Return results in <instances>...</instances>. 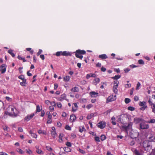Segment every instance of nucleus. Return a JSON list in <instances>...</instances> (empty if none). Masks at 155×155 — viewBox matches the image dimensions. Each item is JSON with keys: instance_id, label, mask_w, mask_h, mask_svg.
Wrapping results in <instances>:
<instances>
[{"instance_id": "33", "label": "nucleus", "mask_w": 155, "mask_h": 155, "mask_svg": "<svg viewBox=\"0 0 155 155\" xmlns=\"http://www.w3.org/2000/svg\"><path fill=\"white\" fill-rule=\"evenodd\" d=\"M23 81L22 82H21L20 83V84L22 86H25L26 83V80H24V81Z\"/></svg>"}, {"instance_id": "38", "label": "nucleus", "mask_w": 155, "mask_h": 155, "mask_svg": "<svg viewBox=\"0 0 155 155\" xmlns=\"http://www.w3.org/2000/svg\"><path fill=\"white\" fill-rule=\"evenodd\" d=\"M127 109L129 110L132 111L134 110L135 108H134V107H133L129 106L127 107Z\"/></svg>"}, {"instance_id": "25", "label": "nucleus", "mask_w": 155, "mask_h": 155, "mask_svg": "<svg viewBox=\"0 0 155 155\" xmlns=\"http://www.w3.org/2000/svg\"><path fill=\"white\" fill-rule=\"evenodd\" d=\"M118 87L116 86H113V91L114 93L115 94H117V93L118 90L117 89Z\"/></svg>"}, {"instance_id": "52", "label": "nucleus", "mask_w": 155, "mask_h": 155, "mask_svg": "<svg viewBox=\"0 0 155 155\" xmlns=\"http://www.w3.org/2000/svg\"><path fill=\"white\" fill-rule=\"evenodd\" d=\"M79 151L81 153L83 154H84L85 153V151L81 149H79Z\"/></svg>"}, {"instance_id": "4", "label": "nucleus", "mask_w": 155, "mask_h": 155, "mask_svg": "<svg viewBox=\"0 0 155 155\" xmlns=\"http://www.w3.org/2000/svg\"><path fill=\"white\" fill-rule=\"evenodd\" d=\"M145 120H143V121L141 122L140 124V129H148L149 127L148 124L147 123Z\"/></svg>"}, {"instance_id": "16", "label": "nucleus", "mask_w": 155, "mask_h": 155, "mask_svg": "<svg viewBox=\"0 0 155 155\" xmlns=\"http://www.w3.org/2000/svg\"><path fill=\"white\" fill-rule=\"evenodd\" d=\"M132 124L131 123H129L127 126H124L123 128H124L126 130H127L129 129H130L132 127Z\"/></svg>"}, {"instance_id": "44", "label": "nucleus", "mask_w": 155, "mask_h": 155, "mask_svg": "<svg viewBox=\"0 0 155 155\" xmlns=\"http://www.w3.org/2000/svg\"><path fill=\"white\" fill-rule=\"evenodd\" d=\"M155 122V119H152L147 122V123H153Z\"/></svg>"}, {"instance_id": "2", "label": "nucleus", "mask_w": 155, "mask_h": 155, "mask_svg": "<svg viewBox=\"0 0 155 155\" xmlns=\"http://www.w3.org/2000/svg\"><path fill=\"white\" fill-rule=\"evenodd\" d=\"M75 56L81 59H82L83 56L82 54H84L86 53V51L84 50H80V49L77 50L74 52Z\"/></svg>"}, {"instance_id": "32", "label": "nucleus", "mask_w": 155, "mask_h": 155, "mask_svg": "<svg viewBox=\"0 0 155 155\" xmlns=\"http://www.w3.org/2000/svg\"><path fill=\"white\" fill-rule=\"evenodd\" d=\"M61 98L63 99V100L66 99V95L65 94H63L61 95Z\"/></svg>"}, {"instance_id": "60", "label": "nucleus", "mask_w": 155, "mask_h": 155, "mask_svg": "<svg viewBox=\"0 0 155 155\" xmlns=\"http://www.w3.org/2000/svg\"><path fill=\"white\" fill-rule=\"evenodd\" d=\"M49 109L51 111H53L54 110V107L53 106H50L49 107Z\"/></svg>"}, {"instance_id": "26", "label": "nucleus", "mask_w": 155, "mask_h": 155, "mask_svg": "<svg viewBox=\"0 0 155 155\" xmlns=\"http://www.w3.org/2000/svg\"><path fill=\"white\" fill-rule=\"evenodd\" d=\"M115 118L114 116L113 117L111 118V120H112L111 123L113 125H116V124L115 122Z\"/></svg>"}, {"instance_id": "21", "label": "nucleus", "mask_w": 155, "mask_h": 155, "mask_svg": "<svg viewBox=\"0 0 155 155\" xmlns=\"http://www.w3.org/2000/svg\"><path fill=\"white\" fill-rule=\"evenodd\" d=\"M51 134L52 137L54 138L57 135V133L56 131H51Z\"/></svg>"}, {"instance_id": "6", "label": "nucleus", "mask_w": 155, "mask_h": 155, "mask_svg": "<svg viewBox=\"0 0 155 155\" xmlns=\"http://www.w3.org/2000/svg\"><path fill=\"white\" fill-rule=\"evenodd\" d=\"M139 104L140 106L142 107L140 108L141 110H144L147 107V106L146 105V102L144 101L140 102L139 103Z\"/></svg>"}, {"instance_id": "57", "label": "nucleus", "mask_w": 155, "mask_h": 155, "mask_svg": "<svg viewBox=\"0 0 155 155\" xmlns=\"http://www.w3.org/2000/svg\"><path fill=\"white\" fill-rule=\"evenodd\" d=\"M42 52V50L41 49H39V51L37 54V56H39Z\"/></svg>"}, {"instance_id": "23", "label": "nucleus", "mask_w": 155, "mask_h": 155, "mask_svg": "<svg viewBox=\"0 0 155 155\" xmlns=\"http://www.w3.org/2000/svg\"><path fill=\"white\" fill-rule=\"evenodd\" d=\"M29 133L31 134V136L33 138H36L37 137V135L33 133L32 131L31 130H30L29 131Z\"/></svg>"}, {"instance_id": "7", "label": "nucleus", "mask_w": 155, "mask_h": 155, "mask_svg": "<svg viewBox=\"0 0 155 155\" xmlns=\"http://www.w3.org/2000/svg\"><path fill=\"white\" fill-rule=\"evenodd\" d=\"M106 126V123L104 121H101L97 124V126L101 129L104 128Z\"/></svg>"}, {"instance_id": "10", "label": "nucleus", "mask_w": 155, "mask_h": 155, "mask_svg": "<svg viewBox=\"0 0 155 155\" xmlns=\"http://www.w3.org/2000/svg\"><path fill=\"white\" fill-rule=\"evenodd\" d=\"M6 66L5 64H2L0 67V68L1 69V73L3 74L5 73L6 71Z\"/></svg>"}, {"instance_id": "47", "label": "nucleus", "mask_w": 155, "mask_h": 155, "mask_svg": "<svg viewBox=\"0 0 155 155\" xmlns=\"http://www.w3.org/2000/svg\"><path fill=\"white\" fill-rule=\"evenodd\" d=\"M95 140L98 142H100V138L98 137H95L94 138Z\"/></svg>"}, {"instance_id": "49", "label": "nucleus", "mask_w": 155, "mask_h": 155, "mask_svg": "<svg viewBox=\"0 0 155 155\" xmlns=\"http://www.w3.org/2000/svg\"><path fill=\"white\" fill-rule=\"evenodd\" d=\"M45 114V111L44 110H41V116L43 117Z\"/></svg>"}, {"instance_id": "31", "label": "nucleus", "mask_w": 155, "mask_h": 155, "mask_svg": "<svg viewBox=\"0 0 155 155\" xmlns=\"http://www.w3.org/2000/svg\"><path fill=\"white\" fill-rule=\"evenodd\" d=\"M134 153L135 155H142L136 149L134 150Z\"/></svg>"}, {"instance_id": "12", "label": "nucleus", "mask_w": 155, "mask_h": 155, "mask_svg": "<svg viewBox=\"0 0 155 155\" xmlns=\"http://www.w3.org/2000/svg\"><path fill=\"white\" fill-rule=\"evenodd\" d=\"M91 97H96L98 96V93L94 91H91L89 93Z\"/></svg>"}, {"instance_id": "27", "label": "nucleus", "mask_w": 155, "mask_h": 155, "mask_svg": "<svg viewBox=\"0 0 155 155\" xmlns=\"http://www.w3.org/2000/svg\"><path fill=\"white\" fill-rule=\"evenodd\" d=\"M70 78L69 76H66L63 78L64 80L65 81H68L69 80Z\"/></svg>"}, {"instance_id": "17", "label": "nucleus", "mask_w": 155, "mask_h": 155, "mask_svg": "<svg viewBox=\"0 0 155 155\" xmlns=\"http://www.w3.org/2000/svg\"><path fill=\"white\" fill-rule=\"evenodd\" d=\"M86 130L84 126L79 127V131L81 133H82L83 132L85 131Z\"/></svg>"}, {"instance_id": "55", "label": "nucleus", "mask_w": 155, "mask_h": 155, "mask_svg": "<svg viewBox=\"0 0 155 155\" xmlns=\"http://www.w3.org/2000/svg\"><path fill=\"white\" fill-rule=\"evenodd\" d=\"M54 90H56L58 87V84H57L55 83L54 84Z\"/></svg>"}, {"instance_id": "40", "label": "nucleus", "mask_w": 155, "mask_h": 155, "mask_svg": "<svg viewBox=\"0 0 155 155\" xmlns=\"http://www.w3.org/2000/svg\"><path fill=\"white\" fill-rule=\"evenodd\" d=\"M138 62L139 64H144V62L142 59H140L138 61Z\"/></svg>"}, {"instance_id": "35", "label": "nucleus", "mask_w": 155, "mask_h": 155, "mask_svg": "<svg viewBox=\"0 0 155 155\" xmlns=\"http://www.w3.org/2000/svg\"><path fill=\"white\" fill-rule=\"evenodd\" d=\"M26 152L29 155L31 154L32 153V151L29 149H26Z\"/></svg>"}, {"instance_id": "8", "label": "nucleus", "mask_w": 155, "mask_h": 155, "mask_svg": "<svg viewBox=\"0 0 155 155\" xmlns=\"http://www.w3.org/2000/svg\"><path fill=\"white\" fill-rule=\"evenodd\" d=\"M34 116L35 114L34 113H32L30 115L28 114L25 117L24 120L25 121H28L32 119Z\"/></svg>"}, {"instance_id": "37", "label": "nucleus", "mask_w": 155, "mask_h": 155, "mask_svg": "<svg viewBox=\"0 0 155 155\" xmlns=\"http://www.w3.org/2000/svg\"><path fill=\"white\" fill-rule=\"evenodd\" d=\"M151 107L152 111L153 112L155 113V103L153 104V105Z\"/></svg>"}, {"instance_id": "58", "label": "nucleus", "mask_w": 155, "mask_h": 155, "mask_svg": "<svg viewBox=\"0 0 155 155\" xmlns=\"http://www.w3.org/2000/svg\"><path fill=\"white\" fill-rule=\"evenodd\" d=\"M140 85V84L139 82H138L137 85L136 89L138 90L139 89V87Z\"/></svg>"}, {"instance_id": "36", "label": "nucleus", "mask_w": 155, "mask_h": 155, "mask_svg": "<svg viewBox=\"0 0 155 155\" xmlns=\"http://www.w3.org/2000/svg\"><path fill=\"white\" fill-rule=\"evenodd\" d=\"M119 84V81L117 80H115L114 82V86L118 87Z\"/></svg>"}, {"instance_id": "28", "label": "nucleus", "mask_w": 155, "mask_h": 155, "mask_svg": "<svg viewBox=\"0 0 155 155\" xmlns=\"http://www.w3.org/2000/svg\"><path fill=\"white\" fill-rule=\"evenodd\" d=\"M120 75H116L114 77H112V78L117 80V79L120 78Z\"/></svg>"}, {"instance_id": "53", "label": "nucleus", "mask_w": 155, "mask_h": 155, "mask_svg": "<svg viewBox=\"0 0 155 155\" xmlns=\"http://www.w3.org/2000/svg\"><path fill=\"white\" fill-rule=\"evenodd\" d=\"M139 99V97L137 96H134V100L135 101H138Z\"/></svg>"}, {"instance_id": "20", "label": "nucleus", "mask_w": 155, "mask_h": 155, "mask_svg": "<svg viewBox=\"0 0 155 155\" xmlns=\"http://www.w3.org/2000/svg\"><path fill=\"white\" fill-rule=\"evenodd\" d=\"M79 91V89L77 87H74L72 88L71 90V91L73 92H78Z\"/></svg>"}, {"instance_id": "48", "label": "nucleus", "mask_w": 155, "mask_h": 155, "mask_svg": "<svg viewBox=\"0 0 155 155\" xmlns=\"http://www.w3.org/2000/svg\"><path fill=\"white\" fill-rule=\"evenodd\" d=\"M57 105L58 107L59 108H61L62 107V104L60 102L57 103Z\"/></svg>"}, {"instance_id": "54", "label": "nucleus", "mask_w": 155, "mask_h": 155, "mask_svg": "<svg viewBox=\"0 0 155 155\" xmlns=\"http://www.w3.org/2000/svg\"><path fill=\"white\" fill-rule=\"evenodd\" d=\"M124 70L125 73H127L130 70V69L129 68H126L124 69Z\"/></svg>"}, {"instance_id": "29", "label": "nucleus", "mask_w": 155, "mask_h": 155, "mask_svg": "<svg viewBox=\"0 0 155 155\" xmlns=\"http://www.w3.org/2000/svg\"><path fill=\"white\" fill-rule=\"evenodd\" d=\"M94 116V114L93 113H91L89 115H88L87 117V120H89L91 119L92 117H93Z\"/></svg>"}, {"instance_id": "45", "label": "nucleus", "mask_w": 155, "mask_h": 155, "mask_svg": "<svg viewBox=\"0 0 155 155\" xmlns=\"http://www.w3.org/2000/svg\"><path fill=\"white\" fill-rule=\"evenodd\" d=\"M65 144L68 147H71V143L67 141L66 142Z\"/></svg>"}, {"instance_id": "59", "label": "nucleus", "mask_w": 155, "mask_h": 155, "mask_svg": "<svg viewBox=\"0 0 155 155\" xmlns=\"http://www.w3.org/2000/svg\"><path fill=\"white\" fill-rule=\"evenodd\" d=\"M71 136L74 139L76 137V135L74 133H72L71 134Z\"/></svg>"}, {"instance_id": "3", "label": "nucleus", "mask_w": 155, "mask_h": 155, "mask_svg": "<svg viewBox=\"0 0 155 155\" xmlns=\"http://www.w3.org/2000/svg\"><path fill=\"white\" fill-rule=\"evenodd\" d=\"M72 54L69 52H67L66 51H57V52H56L55 55L57 56H59L61 55L62 56H71Z\"/></svg>"}, {"instance_id": "15", "label": "nucleus", "mask_w": 155, "mask_h": 155, "mask_svg": "<svg viewBox=\"0 0 155 155\" xmlns=\"http://www.w3.org/2000/svg\"><path fill=\"white\" fill-rule=\"evenodd\" d=\"M99 58L102 60H104L107 58L108 57L105 54H102L100 55L99 56Z\"/></svg>"}, {"instance_id": "63", "label": "nucleus", "mask_w": 155, "mask_h": 155, "mask_svg": "<svg viewBox=\"0 0 155 155\" xmlns=\"http://www.w3.org/2000/svg\"><path fill=\"white\" fill-rule=\"evenodd\" d=\"M106 68L103 67H102L101 68V70L103 72H105L106 71Z\"/></svg>"}, {"instance_id": "14", "label": "nucleus", "mask_w": 155, "mask_h": 155, "mask_svg": "<svg viewBox=\"0 0 155 155\" xmlns=\"http://www.w3.org/2000/svg\"><path fill=\"white\" fill-rule=\"evenodd\" d=\"M100 81V79L99 78H95L93 81V84L94 85H96Z\"/></svg>"}, {"instance_id": "51", "label": "nucleus", "mask_w": 155, "mask_h": 155, "mask_svg": "<svg viewBox=\"0 0 155 155\" xmlns=\"http://www.w3.org/2000/svg\"><path fill=\"white\" fill-rule=\"evenodd\" d=\"M92 106H93L91 104H88V105H87V106L86 108L87 109H89L91 108Z\"/></svg>"}, {"instance_id": "46", "label": "nucleus", "mask_w": 155, "mask_h": 155, "mask_svg": "<svg viewBox=\"0 0 155 155\" xmlns=\"http://www.w3.org/2000/svg\"><path fill=\"white\" fill-rule=\"evenodd\" d=\"M65 128L66 130H71V128L70 126L68 125H67L65 127Z\"/></svg>"}, {"instance_id": "39", "label": "nucleus", "mask_w": 155, "mask_h": 155, "mask_svg": "<svg viewBox=\"0 0 155 155\" xmlns=\"http://www.w3.org/2000/svg\"><path fill=\"white\" fill-rule=\"evenodd\" d=\"M18 78L19 79L22 80V81H24V80H26L25 79V77L23 75L19 76L18 77Z\"/></svg>"}, {"instance_id": "30", "label": "nucleus", "mask_w": 155, "mask_h": 155, "mask_svg": "<svg viewBox=\"0 0 155 155\" xmlns=\"http://www.w3.org/2000/svg\"><path fill=\"white\" fill-rule=\"evenodd\" d=\"M113 101L112 98L110 96H109L107 98L106 103H108L109 102L112 101Z\"/></svg>"}, {"instance_id": "1", "label": "nucleus", "mask_w": 155, "mask_h": 155, "mask_svg": "<svg viewBox=\"0 0 155 155\" xmlns=\"http://www.w3.org/2000/svg\"><path fill=\"white\" fill-rule=\"evenodd\" d=\"M143 146L145 150L149 152L151 149V143L148 141H144L143 143Z\"/></svg>"}, {"instance_id": "50", "label": "nucleus", "mask_w": 155, "mask_h": 155, "mask_svg": "<svg viewBox=\"0 0 155 155\" xmlns=\"http://www.w3.org/2000/svg\"><path fill=\"white\" fill-rule=\"evenodd\" d=\"M46 148L47 150L49 151H51L52 150V148L49 146H46Z\"/></svg>"}, {"instance_id": "34", "label": "nucleus", "mask_w": 155, "mask_h": 155, "mask_svg": "<svg viewBox=\"0 0 155 155\" xmlns=\"http://www.w3.org/2000/svg\"><path fill=\"white\" fill-rule=\"evenodd\" d=\"M130 100L128 98H125L124 100V101L126 104H128L130 102Z\"/></svg>"}, {"instance_id": "11", "label": "nucleus", "mask_w": 155, "mask_h": 155, "mask_svg": "<svg viewBox=\"0 0 155 155\" xmlns=\"http://www.w3.org/2000/svg\"><path fill=\"white\" fill-rule=\"evenodd\" d=\"M76 119V117L75 114H73L70 116V121L71 122H74Z\"/></svg>"}, {"instance_id": "41", "label": "nucleus", "mask_w": 155, "mask_h": 155, "mask_svg": "<svg viewBox=\"0 0 155 155\" xmlns=\"http://www.w3.org/2000/svg\"><path fill=\"white\" fill-rule=\"evenodd\" d=\"M106 136L104 135H102L101 136V139L102 141H104L106 139Z\"/></svg>"}, {"instance_id": "64", "label": "nucleus", "mask_w": 155, "mask_h": 155, "mask_svg": "<svg viewBox=\"0 0 155 155\" xmlns=\"http://www.w3.org/2000/svg\"><path fill=\"white\" fill-rule=\"evenodd\" d=\"M61 124L59 122H58L57 123V125L58 127H61Z\"/></svg>"}, {"instance_id": "24", "label": "nucleus", "mask_w": 155, "mask_h": 155, "mask_svg": "<svg viewBox=\"0 0 155 155\" xmlns=\"http://www.w3.org/2000/svg\"><path fill=\"white\" fill-rule=\"evenodd\" d=\"M8 53L10 54L13 57H14L15 56V54L13 52V50L12 49H9L8 51Z\"/></svg>"}, {"instance_id": "19", "label": "nucleus", "mask_w": 155, "mask_h": 155, "mask_svg": "<svg viewBox=\"0 0 155 155\" xmlns=\"http://www.w3.org/2000/svg\"><path fill=\"white\" fill-rule=\"evenodd\" d=\"M73 104L74 107H75V109H74V107H72V111L73 112H75L77 110L78 106L77 103H74Z\"/></svg>"}, {"instance_id": "43", "label": "nucleus", "mask_w": 155, "mask_h": 155, "mask_svg": "<svg viewBox=\"0 0 155 155\" xmlns=\"http://www.w3.org/2000/svg\"><path fill=\"white\" fill-rule=\"evenodd\" d=\"M17 151L20 153L22 154L24 153V152L21 149L18 148V149Z\"/></svg>"}, {"instance_id": "9", "label": "nucleus", "mask_w": 155, "mask_h": 155, "mask_svg": "<svg viewBox=\"0 0 155 155\" xmlns=\"http://www.w3.org/2000/svg\"><path fill=\"white\" fill-rule=\"evenodd\" d=\"M46 114L48 115L47 123L48 124H51L52 121V116L49 111H47L46 112Z\"/></svg>"}, {"instance_id": "5", "label": "nucleus", "mask_w": 155, "mask_h": 155, "mask_svg": "<svg viewBox=\"0 0 155 155\" xmlns=\"http://www.w3.org/2000/svg\"><path fill=\"white\" fill-rule=\"evenodd\" d=\"M9 109H11L12 114L15 117H16L17 115V110L16 109L13 107H9Z\"/></svg>"}, {"instance_id": "13", "label": "nucleus", "mask_w": 155, "mask_h": 155, "mask_svg": "<svg viewBox=\"0 0 155 155\" xmlns=\"http://www.w3.org/2000/svg\"><path fill=\"white\" fill-rule=\"evenodd\" d=\"M144 120L140 118H134V121L136 124H138L140 122H143Z\"/></svg>"}, {"instance_id": "22", "label": "nucleus", "mask_w": 155, "mask_h": 155, "mask_svg": "<svg viewBox=\"0 0 155 155\" xmlns=\"http://www.w3.org/2000/svg\"><path fill=\"white\" fill-rule=\"evenodd\" d=\"M64 150L65 152L67 153L70 152L71 151V149L68 147H65L64 148Z\"/></svg>"}, {"instance_id": "56", "label": "nucleus", "mask_w": 155, "mask_h": 155, "mask_svg": "<svg viewBox=\"0 0 155 155\" xmlns=\"http://www.w3.org/2000/svg\"><path fill=\"white\" fill-rule=\"evenodd\" d=\"M61 134H60L59 135V141L60 142H61L62 141V136L61 137Z\"/></svg>"}, {"instance_id": "62", "label": "nucleus", "mask_w": 155, "mask_h": 155, "mask_svg": "<svg viewBox=\"0 0 155 155\" xmlns=\"http://www.w3.org/2000/svg\"><path fill=\"white\" fill-rule=\"evenodd\" d=\"M131 85L130 84H128L125 85V87H131Z\"/></svg>"}, {"instance_id": "42", "label": "nucleus", "mask_w": 155, "mask_h": 155, "mask_svg": "<svg viewBox=\"0 0 155 155\" xmlns=\"http://www.w3.org/2000/svg\"><path fill=\"white\" fill-rule=\"evenodd\" d=\"M36 152L38 154H41V153L43 154L42 151L40 149H37L36 151Z\"/></svg>"}, {"instance_id": "61", "label": "nucleus", "mask_w": 155, "mask_h": 155, "mask_svg": "<svg viewBox=\"0 0 155 155\" xmlns=\"http://www.w3.org/2000/svg\"><path fill=\"white\" fill-rule=\"evenodd\" d=\"M148 102L149 104L150 105L152 106V105H153V103L151 101L150 99H149V100Z\"/></svg>"}, {"instance_id": "18", "label": "nucleus", "mask_w": 155, "mask_h": 155, "mask_svg": "<svg viewBox=\"0 0 155 155\" xmlns=\"http://www.w3.org/2000/svg\"><path fill=\"white\" fill-rule=\"evenodd\" d=\"M42 106L40 107L39 106V105H38L36 107V112H39L42 110Z\"/></svg>"}]
</instances>
